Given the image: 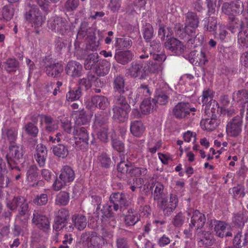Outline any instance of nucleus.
I'll return each mask as SVG.
<instances>
[{
  "label": "nucleus",
  "instance_id": "nucleus-1",
  "mask_svg": "<svg viewBox=\"0 0 248 248\" xmlns=\"http://www.w3.org/2000/svg\"><path fill=\"white\" fill-rule=\"evenodd\" d=\"M152 187V195L154 200L157 202L158 207L162 211L164 216H170L178 206L177 196L175 194H170L168 201L164 197V186L161 183H155Z\"/></svg>",
  "mask_w": 248,
  "mask_h": 248
},
{
  "label": "nucleus",
  "instance_id": "nucleus-2",
  "mask_svg": "<svg viewBox=\"0 0 248 248\" xmlns=\"http://www.w3.org/2000/svg\"><path fill=\"white\" fill-rule=\"evenodd\" d=\"M24 17L25 20L31 24L35 28L41 27L46 20L45 17L37 7L28 0L25 5Z\"/></svg>",
  "mask_w": 248,
  "mask_h": 248
},
{
  "label": "nucleus",
  "instance_id": "nucleus-3",
  "mask_svg": "<svg viewBox=\"0 0 248 248\" xmlns=\"http://www.w3.org/2000/svg\"><path fill=\"white\" fill-rule=\"evenodd\" d=\"M113 102L112 118L116 122H124L128 119L131 109L126 98H114Z\"/></svg>",
  "mask_w": 248,
  "mask_h": 248
},
{
  "label": "nucleus",
  "instance_id": "nucleus-4",
  "mask_svg": "<svg viewBox=\"0 0 248 248\" xmlns=\"http://www.w3.org/2000/svg\"><path fill=\"white\" fill-rule=\"evenodd\" d=\"M7 207L12 211L18 210L16 217L21 219L23 217L27 219L29 217V204L27 200L22 197H14L12 199H9L7 202Z\"/></svg>",
  "mask_w": 248,
  "mask_h": 248
},
{
  "label": "nucleus",
  "instance_id": "nucleus-5",
  "mask_svg": "<svg viewBox=\"0 0 248 248\" xmlns=\"http://www.w3.org/2000/svg\"><path fill=\"white\" fill-rule=\"evenodd\" d=\"M147 65V63L143 60L134 61L126 69L125 74L131 78L144 79L148 76Z\"/></svg>",
  "mask_w": 248,
  "mask_h": 248
},
{
  "label": "nucleus",
  "instance_id": "nucleus-6",
  "mask_svg": "<svg viewBox=\"0 0 248 248\" xmlns=\"http://www.w3.org/2000/svg\"><path fill=\"white\" fill-rule=\"evenodd\" d=\"M75 178V173L73 169L69 166H64L61 170L59 177L56 178L53 184L55 191H59L69 183L73 182Z\"/></svg>",
  "mask_w": 248,
  "mask_h": 248
},
{
  "label": "nucleus",
  "instance_id": "nucleus-7",
  "mask_svg": "<svg viewBox=\"0 0 248 248\" xmlns=\"http://www.w3.org/2000/svg\"><path fill=\"white\" fill-rule=\"evenodd\" d=\"M23 155V148L22 146L15 144H11L9 147V151L6 155V159L9 168L12 170H21L17 164Z\"/></svg>",
  "mask_w": 248,
  "mask_h": 248
},
{
  "label": "nucleus",
  "instance_id": "nucleus-8",
  "mask_svg": "<svg viewBox=\"0 0 248 248\" xmlns=\"http://www.w3.org/2000/svg\"><path fill=\"white\" fill-rule=\"evenodd\" d=\"M117 170L121 173L127 174L135 178L145 176L148 172L146 168L136 167L127 160L121 161L117 165Z\"/></svg>",
  "mask_w": 248,
  "mask_h": 248
},
{
  "label": "nucleus",
  "instance_id": "nucleus-9",
  "mask_svg": "<svg viewBox=\"0 0 248 248\" xmlns=\"http://www.w3.org/2000/svg\"><path fill=\"white\" fill-rule=\"evenodd\" d=\"M104 238L94 232H85L81 234L80 241L87 245V248H103Z\"/></svg>",
  "mask_w": 248,
  "mask_h": 248
},
{
  "label": "nucleus",
  "instance_id": "nucleus-10",
  "mask_svg": "<svg viewBox=\"0 0 248 248\" xmlns=\"http://www.w3.org/2000/svg\"><path fill=\"white\" fill-rule=\"evenodd\" d=\"M109 201L113 204V208L114 211L120 210L124 212V210L130 206L131 203L126 198L124 193L115 192L111 194L109 197Z\"/></svg>",
  "mask_w": 248,
  "mask_h": 248
},
{
  "label": "nucleus",
  "instance_id": "nucleus-11",
  "mask_svg": "<svg viewBox=\"0 0 248 248\" xmlns=\"http://www.w3.org/2000/svg\"><path fill=\"white\" fill-rule=\"evenodd\" d=\"M244 113V108L240 110L241 116H236L234 117L227 125L226 132L231 137L238 136L242 131V117Z\"/></svg>",
  "mask_w": 248,
  "mask_h": 248
},
{
  "label": "nucleus",
  "instance_id": "nucleus-12",
  "mask_svg": "<svg viewBox=\"0 0 248 248\" xmlns=\"http://www.w3.org/2000/svg\"><path fill=\"white\" fill-rule=\"evenodd\" d=\"M109 105L108 98L104 95H95L93 96L90 100L86 102V107L90 110H95L98 108L104 110Z\"/></svg>",
  "mask_w": 248,
  "mask_h": 248
},
{
  "label": "nucleus",
  "instance_id": "nucleus-13",
  "mask_svg": "<svg viewBox=\"0 0 248 248\" xmlns=\"http://www.w3.org/2000/svg\"><path fill=\"white\" fill-rule=\"evenodd\" d=\"M196 111L195 108H191L189 103L181 102L178 103L173 108L172 113L177 119H183L189 115L190 112Z\"/></svg>",
  "mask_w": 248,
  "mask_h": 248
},
{
  "label": "nucleus",
  "instance_id": "nucleus-14",
  "mask_svg": "<svg viewBox=\"0 0 248 248\" xmlns=\"http://www.w3.org/2000/svg\"><path fill=\"white\" fill-rule=\"evenodd\" d=\"M66 74L73 78L81 77L84 73L82 65L76 61H70L65 68Z\"/></svg>",
  "mask_w": 248,
  "mask_h": 248
},
{
  "label": "nucleus",
  "instance_id": "nucleus-15",
  "mask_svg": "<svg viewBox=\"0 0 248 248\" xmlns=\"http://www.w3.org/2000/svg\"><path fill=\"white\" fill-rule=\"evenodd\" d=\"M44 70L48 76L58 78L61 76L63 67L61 63L47 61L45 62Z\"/></svg>",
  "mask_w": 248,
  "mask_h": 248
},
{
  "label": "nucleus",
  "instance_id": "nucleus-16",
  "mask_svg": "<svg viewBox=\"0 0 248 248\" xmlns=\"http://www.w3.org/2000/svg\"><path fill=\"white\" fill-rule=\"evenodd\" d=\"M32 223L44 232H46L50 229V221L48 217L37 211H34L33 213Z\"/></svg>",
  "mask_w": 248,
  "mask_h": 248
},
{
  "label": "nucleus",
  "instance_id": "nucleus-17",
  "mask_svg": "<svg viewBox=\"0 0 248 248\" xmlns=\"http://www.w3.org/2000/svg\"><path fill=\"white\" fill-rule=\"evenodd\" d=\"M124 78L121 75H117L114 78L113 87L114 98H126Z\"/></svg>",
  "mask_w": 248,
  "mask_h": 248
},
{
  "label": "nucleus",
  "instance_id": "nucleus-18",
  "mask_svg": "<svg viewBox=\"0 0 248 248\" xmlns=\"http://www.w3.org/2000/svg\"><path fill=\"white\" fill-rule=\"evenodd\" d=\"M193 215L191 217L190 222L189 224L190 228L196 227L197 230L202 228L206 221V218L204 214L200 212L198 210L193 211L190 209L187 212V215L190 216L191 213Z\"/></svg>",
  "mask_w": 248,
  "mask_h": 248
},
{
  "label": "nucleus",
  "instance_id": "nucleus-19",
  "mask_svg": "<svg viewBox=\"0 0 248 248\" xmlns=\"http://www.w3.org/2000/svg\"><path fill=\"white\" fill-rule=\"evenodd\" d=\"M152 58L155 61L163 62L166 59L165 54L158 53L160 52L161 46L159 41L153 40L150 42L149 47L147 48Z\"/></svg>",
  "mask_w": 248,
  "mask_h": 248
},
{
  "label": "nucleus",
  "instance_id": "nucleus-20",
  "mask_svg": "<svg viewBox=\"0 0 248 248\" xmlns=\"http://www.w3.org/2000/svg\"><path fill=\"white\" fill-rule=\"evenodd\" d=\"M212 227H214V231L217 236L223 238L224 236H232V232L226 231L229 228V225L224 221L217 220H212Z\"/></svg>",
  "mask_w": 248,
  "mask_h": 248
},
{
  "label": "nucleus",
  "instance_id": "nucleus-21",
  "mask_svg": "<svg viewBox=\"0 0 248 248\" xmlns=\"http://www.w3.org/2000/svg\"><path fill=\"white\" fill-rule=\"evenodd\" d=\"M165 48L176 55L182 54L186 48L179 40L174 38H169L165 43Z\"/></svg>",
  "mask_w": 248,
  "mask_h": 248
},
{
  "label": "nucleus",
  "instance_id": "nucleus-22",
  "mask_svg": "<svg viewBox=\"0 0 248 248\" xmlns=\"http://www.w3.org/2000/svg\"><path fill=\"white\" fill-rule=\"evenodd\" d=\"M67 24L64 19L60 17H56L53 20L49 21L48 27L52 31H57L62 34L68 29Z\"/></svg>",
  "mask_w": 248,
  "mask_h": 248
},
{
  "label": "nucleus",
  "instance_id": "nucleus-23",
  "mask_svg": "<svg viewBox=\"0 0 248 248\" xmlns=\"http://www.w3.org/2000/svg\"><path fill=\"white\" fill-rule=\"evenodd\" d=\"M188 58L191 63L197 62L201 64H205L208 62L206 51L204 50H194L189 54Z\"/></svg>",
  "mask_w": 248,
  "mask_h": 248
},
{
  "label": "nucleus",
  "instance_id": "nucleus-24",
  "mask_svg": "<svg viewBox=\"0 0 248 248\" xmlns=\"http://www.w3.org/2000/svg\"><path fill=\"white\" fill-rule=\"evenodd\" d=\"M110 115V111H98L94 115V125L96 127H106L108 123V117Z\"/></svg>",
  "mask_w": 248,
  "mask_h": 248
},
{
  "label": "nucleus",
  "instance_id": "nucleus-25",
  "mask_svg": "<svg viewBox=\"0 0 248 248\" xmlns=\"http://www.w3.org/2000/svg\"><path fill=\"white\" fill-rule=\"evenodd\" d=\"M46 156V148L42 144L38 145L36 148V153L34 155V157L40 167H44L45 166Z\"/></svg>",
  "mask_w": 248,
  "mask_h": 248
},
{
  "label": "nucleus",
  "instance_id": "nucleus-26",
  "mask_svg": "<svg viewBox=\"0 0 248 248\" xmlns=\"http://www.w3.org/2000/svg\"><path fill=\"white\" fill-rule=\"evenodd\" d=\"M110 66V63L107 60H101L95 67V73L99 76H104L108 73Z\"/></svg>",
  "mask_w": 248,
  "mask_h": 248
},
{
  "label": "nucleus",
  "instance_id": "nucleus-27",
  "mask_svg": "<svg viewBox=\"0 0 248 248\" xmlns=\"http://www.w3.org/2000/svg\"><path fill=\"white\" fill-rule=\"evenodd\" d=\"M71 219L74 226L78 231L83 230L87 226V221L86 217L82 214H74L72 215Z\"/></svg>",
  "mask_w": 248,
  "mask_h": 248
},
{
  "label": "nucleus",
  "instance_id": "nucleus-28",
  "mask_svg": "<svg viewBox=\"0 0 248 248\" xmlns=\"http://www.w3.org/2000/svg\"><path fill=\"white\" fill-rule=\"evenodd\" d=\"M219 111L218 104L214 100H211L206 105L205 108V113L207 117H213L217 118V114Z\"/></svg>",
  "mask_w": 248,
  "mask_h": 248
},
{
  "label": "nucleus",
  "instance_id": "nucleus-29",
  "mask_svg": "<svg viewBox=\"0 0 248 248\" xmlns=\"http://www.w3.org/2000/svg\"><path fill=\"white\" fill-rule=\"evenodd\" d=\"M199 242L205 246H211L213 244V236L208 231H200L197 232Z\"/></svg>",
  "mask_w": 248,
  "mask_h": 248
},
{
  "label": "nucleus",
  "instance_id": "nucleus-30",
  "mask_svg": "<svg viewBox=\"0 0 248 248\" xmlns=\"http://www.w3.org/2000/svg\"><path fill=\"white\" fill-rule=\"evenodd\" d=\"M140 220L138 214L132 208L128 209L124 217V224L126 226H134Z\"/></svg>",
  "mask_w": 248,
  "mask_h": 248
},
{
  "label": "nucleus",
  "instance_id": "nucleus-31",
  "mask_svg": "<svg viewBox=\"0 0 248 248\" xmlns=\"http://www.w3.org/2000/svg\"><path fill=\"white\" fill-rule=\"evenodd\" d=\"M170 92V90L169 89L157 90L156 92L155 99H154L155 104L156 103L161 105L166 104Z\"/></svg>",
  "mask_w": 248,
  "mask_h": 248
},
{
  "label": "nucleus",
  "instance_id": "nucleus-32",
  "mask_svg": "<svg viewBox=\"0 0 248 248\" xmlns=\"http://www.w3.org/2000/svg\"><path fill=\"white\" fill-rule=\"evenodd\" d=\"M133 54L130 51H122L115 54V59L119 63L126 64L133 59Z\"/></svg>",
  "mask_w": 248,
  "mask_h": 248
},
{
  "label": "nucleus",
  "instance_id": "nucleus-33",
  "mask_svg": "<svg viewBox=\"0 0 248 248\" xmlns=\"http://www.w3.org/2000/svg\"><path fill=\"white\" fill-rule=\"evenodd\" d=\"M228 29L233 33L239 32L243 28V22L236 18L234 16H229Z\"/></svg>",
  "mask_w": 248,
  "mask_h": 248
},
{
  "label": "nucleus",
  "instance_id": "nucleus-34",
  "mask_svg": "<svg viewBox=\"0 0 248 248\" xmlns=\"http://www.w3.org/2000/svg\"><path fill=\"white\" fill-rule=\"evenodd\" d=\"M42 121L46 124L45 129L48 132H52L58 128V122L54 120L51 116L42 115Z\"/></svg>",
  "mask_w": 248,
  "mask_h": 248
},
{
  "label": "nucleus",
  "instance_id": "nucleus-35",
  "mask_svg": "<svg viewBox=\"0 0 248 248\" xmlns=\"http://www.w3.org/2000/svg\"><path fill=\"white\" fill-rule=\"evenodd\" d=\"M203 29L205 31L214 33L217 25V21L213 17L209 16L202 20Z\"/></svg>",
  "mask_w": 248,
  "mask_h": 248
},
{
  "label": "nucleus",
  "instance_id": "nucleus-36",
  "mask_svg": "<svg viewBox=\"0 0 248 248\" xmlns=\"http://www.w3.org/2000/svg\"><path fill=\"white\" fill-rule=\"evenodd\" d=\"M99 61V55L97 53H93L88 55L85 60V69L90 70L95 67Z\"/></svg>",
  "mask_w": 248,
  "mask_h": 248
},
{
  "label": "nucleus",
  "instance_id": "nucleus-37",
  "mask_svg": "<svg viewBox=\"0 0 248 248\" xmlns=\"http://www.w3.org/2000/svg\"><path fill=\"white\" fill-rule=\"evenodd\" d=\"M52 151L55 155L62 158L66 157L69 154L68 148L62 144L54 146Z\"/></svg>",
  "mask_w": 248,
  "mask_h": 248
},
{
  "label": "nucleus",
  "instance_id": "nucleus-38",
  "mask_svg": "<svg viewBox=\"0 0 248 248\" xmlns=\"http://www.w3.org/2000/svg\"><path fill=\"white\" fill-rule=\"evenodd\" d=\"M232 99L234 101L241 103L248 104V91L242 90L234 92L232 94Z\"/></svg>",
  "mask_w": 248,
  "mask_h": 248
},
{
  "label": "nucleus",
  "instance_id": "nucleus-39",
  "mask_svg": "<svg viewBox=\"0 0 248 248\" xmlns=\"http://www.w3.org/2000/svg\"><path fill=\"white\" fill-rule=\"evenodd\" d=\"M217 118L213 117H207L201 121V124L204 126V128L208 131L214 130L218 124Z\"/></svg>",
  "mask_w": 248,
  "mask_h": 248
},
{
  "label": "nucleus",
  "instance_id": "nucleus-40",
  "mask_svg": "<svg viewBox=\"0 0 248 248\" xmlns=\"http://www.w3.org/2000/svg\"><path fill=\"white\" fill-rule=\"evenodd\" d=\"M144 127L142 122L140 121L132 122L130 125V131L135 136L139 137L142 134Z\"/></svg>",
  "mask_w": 248,
  "mask_h": 248
},
{
  "label": "nucleus",
  "instance_id": "nucleus-41",
  "mask_svg": "<svg viewBox=\"0 0 248 248\" xmlns=\"http://www.w3.org/2000/svg\"><path fill=\"white\" fill-rule=\"evenodd\" d=\"M155 106L154 99L151 100L150 99L144 100L140 106L141 112L143 114H148L151 113L152 110L155 108Z\"/></svg>",
  "mask_w": 248,
  "mask_h": 248
},
{
  "label": "nucleus",
  "instance_id": "nucleus-42",
  "mask_svg": "<svg viewBox=\"0 0 248 248\" xmlns=\"http://www.w3.org/2000/svg\"><path fill=\"white\" fill-rule=\"evenodd\" d=\"M81 95L82 92L80 86H77L73 88H70L66 94V99L69 101L77 100L81 97Z\"/></svg>",
  "mask_w": 248,
  "mask_h": 248
},
{
  "label": "nucleus",
  "instance_id": "nucleus-43",
  "mask_svg": "<svg viewBox=\"0 0 248 248\" xmlns=\"http://www.w3.org/2000/svg\"><path fill=\"white\" fill-rule=\"evenodd\" d=\"M238 43L242 47H248V28H243L238 33Z\"/></svg>",
  "mask_w": 248,
  "mask_h": 248
},
{
  "label": "nucleus",
  "instance_id": "nucleus-44",
  "mask_svg": "<svg viewBox=\"0 0 248 248\" xmlns=\"http://www.w3.org/2000/svg\"><path fill=\"white\" fill-rule=\"evenodd\" d=\"M69 194L65 191H61L56 196L55 204L56 205L65 206L69 201Z\"/></svg>",
  "mask_w": 248,
  "mask_h": 248
},
{
  "label": "nucleus",
  "instance_id": "nucleus-45",
  "mask_svg": "<svg viewBox=\"0 0 248 248\" xmlns=\"http://www.w3.org/2000/svg\"><path fill=\"white\" fill-rule=\"evenodd\" d=\"M97 161L101 167L105 168H109L111 164V160L109 155L104 152L99 153Z\"/></svg>",
  "mask_w": 248,
  "mask_h": 248
},
{
  "label": "nucleus",
  "instance_id": "nucleus-46",
  "mask_svg": "<svg viewBox=\"0 0 248 248\" xmlns=\"http://www.w3.org/2000/svg\"><path fill=\"white\" fill-rule=\"evenodd\" d=\"M185 25L199 26V19L195 13L188 12L185 15Z\"/></svg>",
  "mask_w": 248,
  "mask_h": 248
},
{
  "label": "nucleus",
  "instance_id": "nucleus-47",
  "mask_svg": "<svg viewBox=\"0 0 248 248\" xmlns=\"http://www.w3.org/2000/svg\"><path fill=\"white\" fill-rule=\"evenodd\" d=\"M75 139L81 140V139L89 140V135L86 129L84 127H74L73 132Z\"/></svg>",
  "mask_w": 248,
  "mask_h": 248
},
{
  "label": "nucleus",
  "instance_id": "nucleus-48",
  "mask_svg": "<svg viewBox=\"0 0 248 248\" xmlns=\"http://www.w3.org/2000/svg\"><path fill=\"white\" fill-rule=\"evenodd\" d=\"M94 32L88 35L87 39L88 44L87 48L91 51H96L98 49L99 46V41L96 40Z\"/></svg>",
  "mask_w": 248,
  "mask_h": 248
},
{
  "label": "nucleus",
  "instance_id": "nucleus-49",
  "mask_svg": "<svg viewBox=\"0 0 248 248\" xmlns=\"http://www.w3.org/2000/svg\"><path fill=\"white\" fill-rule=\"evenodd\" d=\"M132 44V40L128 38H116L115 46L119 49L127 48L130 47Z\"/></svg>",
  "mask_w": 248,
  "mask_h": 248
},
{
  "label": "nucleus",
  "instance_id": "nucleus-50",
  "mask_svg": "<svg viewBox=\"0 0 248 248\" xmlns=\"http://www.w3.org/2000/svg\"><path fill=\"white\" fill-rule=\"evenodd\" d=\"M162 63L163 62L158 61L149 62L147 65L148 72L149 71L152 73H158L163 69Z\"/></svg>",
  "mask_w": 248,
  "mask_h": 248
},
{
  "label": "nucleus",
  "instance_id": "nucleus-51",
  "mask_svg": "<svg viewBox=\"0 0 248 248\" xmlns=\"http://www.w3.org/2000/svg\"><path fill=\"white\" fill-rule=\"evenodd\" d=\"M18 65V62L16 60L9 59L4 62L2 67L5 70L10 73L16 71Z\"/></svg>",
  "mask_w": 248,
  "mask_h": 248
},
{
  "label": "nucleus",
  "instance_id": "nucleus-52",
  "mask_svg": "<svg viewBox=\"0 0 248 248\" xmlns=\"http://www.w3.org/2000/svg\"><path fill=\"white\" fill-rule=\"evenodd\" d=\"M185 221V217L182 212L177 213L172 219V224L176 228L182 226Z\"/></svg>",
  "mask_w": 248,
  "mask_h": 248
},
{
  "label": "nucleus",
  "instance_id": "nucleus-53",
  "mask_svg": "<svg viewBox=\"0 0 248 248\" xmlns=\"http://www.w3.org/2000/svg\"><path fill=\"white\" fill-rule=\"evenodd\" d=\"M172 34V31L170 28L162 25L159 26L158 35L162 40H164L166 37L168 38L171 36Z\"/></svg>",
  "mask_w": 248,
  "mask_h": 248
},
{
  "label": "nucleus",
  "instance_id": "nucleus-54",
  "mask_svg": "<svg viewBox=\"0 0 248 248\" xmlns=\"http://www.w3.org/2000/svg\"><path fill=\"white\" fill-rule=\"evenodd\" d=\"M26 133L30 136L35 137L37 136L39 130L38 127L31 122L28 123L24 126Z\"/></svg>",
  "mask_w": 248,
  "mask_h": 248
},
{
  "label": "nucleus",
  "instance_id": "nucleus-55",
  "mask_svg": "<svg viewBox=\"0 0 248 248\" xmlns=\"http://www.w3.org/2000/svg\"><path fill=\"white\" fill-rule=\"evenodd\" d=\"M14 9L11 4L4 6L2 10L3 18L6 20H10L14 16Z\"/></svg>",
  "mask_w": 248,
  "mask_h": 248
},
{
  "label": "nucleus",
  "instance_id": "nucleus-56",
  "mask_svg": "<svg viewBox=\"0 0 248 248\" xmlns=\"http://www.w3.org/2000/svg\"><path fill=\"white\" fill-rule=\"evenodd\" d=\"M198 26H195L192 25H185L184 28L183 27H179L177 31V33L178 31H181V30L184 31L189 36L191 37H194L196 33V29Z\"/></svg>",
  "mask_w": 248,
  "mask_h": 248
},
{
  "label": "nucleus",
  "instance_id": "nucleus-57",
  "mask_svg": "<svg viewBox=\"0 0 248 248\" xmlns=\"http://www.w3.org/2000/svg\"><path fill=\"white\" fill-rule=\"evenodd\" d=\"M89 122L87 116L84 109H81L76 117V124L77 125H85Z\"/></svg>",
  "mask_w": 248,
  "mask_h": 248
},
{
  "label": "nucleus",
  "instance_id": "nucleus-58",
  "mask_svg": "<svg viewBox=\"0 0 248 248\" xmlns=\"http://www.w3.org/2000/svg\"><path fill=\"white\" fill-rule=\"evenodd\" d=\"M153 35L154 30L152 26L149 23L146 24L143 28L144 38L148 41L153 37Z\"/></svg>",
  "mask_w": 248,
  "mask_h": 248
},
{
  "label": "nucleus",
  "instance_id": "nucleus-59",
  "mask_svg": "<svg viewBox=\"0 0 248 248\" xmlns=\"http://www.w3.org/2000/svg\"><path fill=\"white\" fill-rule=\"evenodd\" d=\"M70 216L69 212L65 208H61L55 213V217L58 219L67 222Z\"/></svg>",
  "mask_w": 248,
  "mask_h": 248
},
{
  "label": "nucleus",
  "instance_id": "nucleus-60",
  "mask_svg": "<svg viewBox=\"0 0 248 248\" xmlns=\"http://www.w3.org/2000/svg\"><path fill=\"white\" fill-rule=\"evenodd\" d=\"M111 144L113 148L115 150L120 153H122L124 152V144L121 140H119L118 139H115L112 137Z\"/></svg>",
  "mask_w": 248,
  "mask_h": 248
},
{
  "label": "nucleus",
  "instance_id": "nucleus-61",
  "mask_svg": "<svg viewBox=\"0 0 248 248\" xmlns=\"http://www.w3.org/2000/svg\"><path fill=\"white\" fill-rule=\"evenodd\" d=\"M75 148L76 150H82L83 151H86L88 147V141L89 140H78V139H75Z\"/></svg>",
  "mask_w": 248,
  "mask_h": 248
},
{
  "label": "nucleus",
  "instance_id": "nucleus-62",
  "mask_svg": "<svg viewBox=\"0 0 248 248\" xmlns=\"http://www.w3.org/2000/svg\"><path fill=\"white\" fill-rule=\"evenodd\" d=\"M79 5V0H67L64 4V9L67 12L75 10Z\"/></svg>",
  "mask_w": 248,
  "mask_h": 248
},
{
  "label": "nucleus",
  "instance_id": "nucleus-63",
  "mask_svg": "<svg viewBox=\"0 0 248 248\" xmlns=\"http://www.w3.org/2000/svg\"><path fill=\"white\" fill-rule=\"evenodd\" d=\"M98 138L102 142H107L108 140V128L103 127L97 133Z\"/></svg>",
  "mask_w": 248,
  "mask_h": 248
},
{
  "label": "nucleus",
  "instance_id": "nucleus-64",
  "mask_svg": "<svg viewBox=\"0 0 248 248\" xmlns=\"http://www.w3.org/2000/svg\"><path fill=\"white\" fill-rule=\"evenodd\" d=\"M38 168L35 165H32L29 168L27 176L28 179H31V181L33 180L38 174L37 172Z\"/></svg>",
  "mask_w": 248,
  "mask_h": 248
}]
</instances>
